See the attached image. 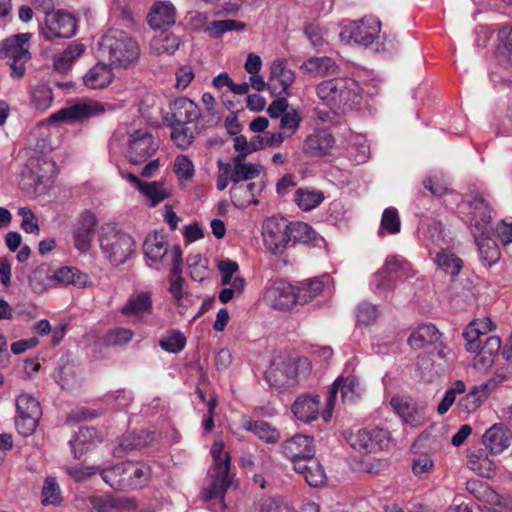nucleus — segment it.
<instances>
[{
	"label": "nucleus",
	"mask_w": 512,
	"mask_h": 512,
	"mask_svg": "<svg viewBox=\"0 0 512 512\" xmlns=\"http://www.w3.org/2000/svg\"><path fill=\"white\" fill-rule=\"evenodd\" d=\"M319 100L334 112H346L358 106L362 99L359 83L350 77H336L316 86Z\"/></svg>",
	"instance_id": "obj_1"
},
{
	"label": "nucleus",
	"mask_w": 512,
	"mask_h": 512,
	"mask_svg": "<svg viewBox=\"0 0 512 512\" xmlns=\"http://www.w3.org/2000/svg\"><path fill=\"white\" fill-rule=\"evenodd\" d=\"M99 56L108 59L115 67L127 68L140 56V46L125 32L112 30L101 37L98 49Z\"/></svg>",
	"instance_id": "obj_2"
},
{
	"label": "nucleus",
	"mask_w": 512,
	"mask_h": 512,
	"mask_svg": "<svg viewBox=\"0 0 512 512\" xmlns=\"http://www.w3.org/2000/svg\"><path fill=\"white\" fill-rule=\"evenodd\" d=\"M211 456L213 467L202 490V497L205 501H218L223 507L224 496L230 486V455L224 451V443L221 440L214 441Z\"/></svg>",
	"instance_id": "obj_3"
},
{
	"label": "nucleus",
	"mask_w": 512,
	"mask_h": 512,
	"mask_svg": "<svg viewBox=\"0 0 512 512\" xmlns=\"http://www.w3.org/2000/svg\"><path fill=\"white\" fill-rule=\"evenodd\" d=\"M99 244L105 258L114 266L124 264L135 251V240L128 233L107 223L101 226Z\"/></svg>",
	"instance_id": "obj_4"
},
{
	"label": "nucleus",
	"mask_w": 512,
	"mask_h": 512,
	"mask_svg": "<svg viewBox=\"0 0 512 512\" xmlns=\"http://www.w3.org/2000/svg\"><path fill=\"white\" fill-rule=\"evenodd\" d=\"M30 33H20L4 39L0 46V58L11 68V77L21 79L26 73V63L31 59Z\"/></svg>",
	"instance_id": "obj_5"
},
{
	"label": "nucleus",
	"mask_w": 512,
	"mask_h": 512,
	"mask_svg": "<svg viewBox=\"0 0 512 512\" xmlns=\"http://www.w3.org/2000/svg\"><path fill=\"white\" fill-rule=\"evenodd\" d=\"M145 256L152 262H162L172 275L182 273V251L178 245L169 248L165 237L159 233L147 236L143 244Z\"/></svg>",
	"instance_id": "obj_6"
},
{
	"label": "nucleus",
	"mask_w": 512,
	"mask_h": 512,
	"mask_svg": "<svg viewBox=\"0 0 512 512\" xmlns=\"http://www.w3.org/2000/svg\"><path fill=\"white\" fill-rule=\"evenodd\" d=\"M347 443L356 451L371 453L387 449L390 445V432L382 428L358 429L345 434Z\"/></svg>",
	"instance_id": "obj_7"
},
{
	"label": "nucleus",
	"mask_w": 512,
	"mask_h": 512,
	"mask_svg": "<svg viewBox=\"0 0 512 512\" xmlns=\"http://www.w3.org/2000/svg\"><path fill=\"white\" fill-rule=\"evenodd\" d=\"M105 112L106 106L102 102L90 98H84L51 114L49 122L84 121L92 117L100 116Z\"/></svg>",
	"instance_id": "obj_8"
},
{
	"label": "nucleus",
	"mask_w": 512,
	"mask_h": 512,
	"mask_svg": "<svg viewBox=\"0 0 512 512\" xmlns=\"http://www.w3.org/2000/svg\"><path fill=\"white\" fill-rule=\"evenodd\" d=\"M263 242L273 255H282L290 246L289 222L280 217H270L262 225Z\"/></svg>",
	"instance_id": "obj_9"
},
{
	"label": "nucleus",
	"mask_w": 512,
	"mask_h": 512,
	"mask_svg": "<svg viewBox=\"0 0 512 512\" xmlns=\"http://www.w3.org/2000/svg\"><path fill=\"white\" fill-rule=\"evenodd\" d=\"M263 298L269 307L278 311H288L300 300L297 288L283 280L272 283Z\"/></svg>",
	"instance_id": "obj_10"
},
{
	"label": "nucleus",
	"mask_w": 512,
	"mask_h": 512,
	"mask_svg": "<svg viewBox=\"0 0 512 512\" xmlns=\"http://www.w3.org/2000/svg\"><path fill=\"white\" fill-rule=\"evenodd\" d=\"M418 237L423 245L432 251L436 248H449L453 244V238L440 221L425 219L418 228Z\"/></svg>",
	"instance_id": "obj_11"
},
{
	"label": "nucleus",
	"mask_w": 512,
	"mask_h": 512,
	"mask_svg": "<svg viewBox=\"0 0 512 512\" xmlns=\"http://www.w3.org/2000/svg\"><path fill=\"white\" fill-rule=\"evenodd\" d=\"M339 391L341 393L342 401L344 403H351L359 398L362 389L358 379L355 376L338 377L334 381L328 394L326 401L327 410L323 413V418L325 421H329L331 419V410L335 405Z\"/></svg>",
	"instance_id": "obj_12"
},
{
	"label": "nucleus",
	"mask_w": 512,
	"mask_h": 512,
	"mask_svg": "<svg viewBox=\"0 0 512 512\" xmlns=\"http://www.w3.org/2000/svg\"><path fill=\"white\" fill-rule=\"evenodd\" d=\"M77 23L74 16L70 13L58 10L47 13L45 17V27L42 34L45 39L70 38L75 35Z\"/></svg>",
	"instance_id": "obj_13"
},
{
	"label": "nucleus",
	"mask_w": 512,
	"mask_h": 512,
	"mask_svg": "<svg viewBox=\"0 0 512 512\" xmlns=\"http://www.w3.org/2000/svg\"><path fill=\"white\" fill-rule=\"evenodd\" d=\"M96 225V215L90 210L83 211L76 219L72 229V238L74 248L79 253L84 254L90 250Z\"/></svg>",
	"instance_id": "obj_14"
},
{
	"label": "nucleus",
	"mask_w": 512,
	"mask_h": 512,
	"mask_svg": "<svg viewBox=\"0 0 512 512\" xmlns=\"http://www.w3.org/2000/svg\"><path fill=\"white\" fill-rule=\"evenodd\" d=\"M381 23L378 18L366 16L347 25L342 34H348V37L357 44L368 46L379 36Z\"/></svg>",
	"instance_id": "obj_15"
},
{
	"label": "nucleus",
	"mask_w": 512,
	"mask_h": 512,
	"mask_svg": "<svg viewBox=\"0 0 512 512\" xmlns=\"http://www.w3.org/2000/svg\"><path fill=\"white\" fill-rule=\"evenodd\" d=\"M281 451L292 462L294 469L297 462H305L315 456L314 439L302 434L294 435L281 444Z\"/></svg>",
	"instance_id": "obj_16"
},
{
	"label": "nucleus",
	"mask_w": 512,
	"mask_h": 512,
	"mask_svg": "<svg viewBox=\"0 0 512 512\" xmlns=\"http://www.w3.org/2000/svg\"><path fill=\"white\" fill-rule=\"evenodd\" d=\"M128 145V158L133 164L146 161L158 149V142L147 130L134 131Z\"/></svg>",
	"instance_id": "obj_17"
},
{
	"label": "nucleus",
	"mask_w": 512,
	"mask_h": 512,
	"mask_svg": "<svg viewBox=\"0 0 512 512\" xmlns=\"http://www.w3.org/2000/svg\"><path fill=\"white\" fill-rule=\"evenodd\" d=\"M121 314L134 323L146 322L153 312L152 294L149 291L133 293L120 309Z\"/></svg>",
	"instance_id": "obj_18"
},
{
	"label": "nucleus",
	"mask_w": 512,
	"mask_h": 512,
	"mask_svg": "<svg viewBox=\"0 0 512 512\" xmlns=\"http://www.w3.org/2000/svg\"><path fill=\"white\" fill-rule=\"evenodd\" d=\"M146 19L151 29L165 32L176 23V8L168 0L156 1L149 8Z\"/></svg>",
	"instance_id": "obj_19"
},
{
	"label": "nucleus",
	"mask_w": 512,
	"mask_h": 512,
	"mask_svg": "<svg viewBox=\"0 0 512 512\" xmlns=\"http://www.w3.org/2000/svg\"><path fill=\"white\" fill-rule=\"evenodd\" d=\"M295 81V73L287 66L285 59H276L270 68L268 87L273 94L289 95V88Z\"/></svg>",
	"instance_id": "obj_20"
},
{
	"label": "nucleus",
	"mask_w": 512,
	"mask_h": 512,
	"mask_svg": "<svg viewBox=\"0 0 512 512\" xmlns=\"http://www.w3.org/2000/svg\"><path fill=\"white\" fill-rule=\"evenodd\" d=\"M401 269H407V261L405 259L396 256L387 257L383 268L374 275L372 281L376 291L385 293L393 289Z\"/></svg>",
	"instance_id": "obj_21"
},
{
	"label": "nucleus",
	"mask_w": 512,
	"mask_h": 512,
	"mask_svg": "<svg viewBox=\"0 0 512 512\" xmlns=\"http://www.w3.org/2000/svg\"><path fill=\"white\" fill-rule=\"evenodd\" d=\"M334 145L333 135L324 130H316L306 136L302 151L309 157H323L331 153Z\"/></svg>",
	"instance_id": "obj_22"
},
{
	"label": "nucleus",
	"mask_w": 512,
	"mask_h": 512,
	"mask_svg": "<svg viewBox=\"0 0 512 512\" xmlns=\"http://www.w3.org/2000/svg\"><path fill=\"white\" fill-rule=\"evenodd\" d=\"M121 491L133 490L144 486L150 479L151 469L148 465L132 461L123 462Z\"/></svg>",
	"instance_id": "obj_23"
},
{
	"label": "nucleus",
	"mask_w": 512,
	"mask_h": 512,
	"mask_svg": "<svg viewBox=\"0 0 512 512\" xmlns=\"http://www.w3.org/2000/svg\"><path fill=\"white\" fill-rule=\"evenodd\" d=\"M512 440L511 431L502 423L492 425L483 435L486 449L493 454H500L509 447Z\"/></svg>",
	"instance_id": "obj_24"
},
{
	"label": "nucleus",
	"mask_w": 512,
	"mask_h": 512,
	"mask_svg": "<svg viewBox=\"0 0 512 512\" xmlns=\"http://www.w3.org/2000/svg\"><path fill=\"white\" fill-rule=\"evenodd\" d=\"M469 206L472 213L471 225L474 227L473 232L486 234L492 218V210L488 201L483 195L477 194L469 201Z\"/></svg>",
	"instance_id": "obj_25"
},
{
	"label": "nucleus",
	"mask_w": 512,
	"mask_h": 512,
	"mask_svg": "<svg viewBox=\"0 0 512 512\" xmlns=\"http://www.w3.org/2000/svg\"><path fill=\"white\" fill-rule=\"evenodd\" d=\"M171 124H191L200 117L199 107L190 99L180 97L170 104Z\"/></svg>",
	"instance_id": "obj_26"
},
{
	"label": "nucleus",
	"mask_w": 512,
	"mask_h": 512,
	"mask_svg": "<svg viewBox=\"0 0 512 512\" xmlns=\"http://www.w3.org/2000/svg\"><path fill=\"white\" fill-rule=\"evenodd\" d=\"M294 470L305 479L310 487H321L327 479L323 466L315 457L308 458L305 462H297Z\"/></svg>",
	"instance_id": "obj_27"
},
{
	"label": "nucleus",
	"mask_w": 512,
	"mask_h": 512,
	"mask_svg": "<svg viewBox=\"0 0 512 512\" xmlns=\"http://www.w3.org/2000/svg\"><path fill=\"white\" fill-rule=\"evenodd\" d=\"M290 246L301 244H313L320 246L324 243V238L317 234L314 229L304 222L289 223Z\"/></svg>",
	"instance_id": "obj_28"
},
{
	"label": "nucleus",
	"mask_w": 512,
	"mask_h": 512,
	"mask_svg": "<svg viewBox=\"0 0 512 512\" xmlns=\"http://www.w3.org/2000/svg\"><path fill=\"white\" fill-rule=\"evenodd\" d=\"M292 411L295 417L304 423L317 419L319 414V396L302 395L298 397L292 406Z\"/></svg>",
	"instance_id": "obj_29"
},
{
	"label": "nucleus",
	"mask_w": 512,
	"mask_h": 512,
	"mask_svg": "<svg viewBox=\"0 0 512 512\" xmlns=\"http://www.w3.org/2000/svg\"><path fill=\"white\" fill-rule=\"evenodd\" d=\"M441 333L433 324L418 326L409 336L408 343L413 349H423L427 346L437 344Z\"/></svg>",
	"instance_id": "obj_30"
},
{
	"label": "nucleus",
	"mask_w": 512,
	"mask_h": 512,
	"mask_svg": "<svg viewBox=\"0 0 512 512\" xmlns=\"http://www.w3.org/2000/svg\"><path fill=\"white\" fill-rule=\"evenodd\" d=\"M113 79L110 66L104 62L96 63L83 77L85 86L91 89H101L108 86Z\"/></svg>",
	"instance_id": "obj_31"
},
{
	"label": "nucleus",
	"mask_w": 512,
	"mask_h": 512,
	"mask_svg": "<svg viewBox=\"0 0 512 512\" xmlns=\"http://www.w3.org/2000/svg\"><path fill=\"white\" fill-rule=\"evenodd\" d=\"M336 62L330 57H311L303 62L300 69L312 76V77H323L329 74H334L337 71Z\"/></svg>",
	"instance_id": "obj_32"
},
{
	"label": "nucleus",
	"mask_w": 512,
	"mask_h": 512,
	"mask_svg": "<svg viewBox=\"0 0 512 512\" xmlns=\"http://www.w3.org/2000/svg\"><path fill=\"white\" fill-rule=\"evenodd\" d=\"M30 106L39 112L48 110L54 101L52 88L43 82L31 86L29 90Z\"/></svg>",
	"instance_id": "obj_33"
},
{
	"label": "nucleus",
	"mask_w": 512,
	"mask_h": 512,
	"mask_svg": "<svg viewBox=\"0 0 512 512\" xmlns=\"http://www.w3.org/2000/svg\"><path fill=\"white\" fill-rule=\"evenodd\" d=\"M232 175L230 180L233 185H238L242 181H249L260 175V166L254 163H247L241 157H233L232 159Z\"/></svg>",
	"instance_id": "obj_34"
},
{
	"label": "nucleus",
	"mask_w": 512,
	"mask_h": 512,
	"mask_svg": "<svg viewBox=\"0 0 512 512\" xmlns=\"http://www.w3.org/2000/svg\"><path fill=\"white\" fill-rule=\"evenodd\" d=\"M473 234L482 263L487 267L496 264L500 259V251L496 242L491 238L485 237V234L482 235L479 232H473Z\"/></svg>",
	"instance_id": "obj_35"
},
{
	"label": "nucleus",
	"mask_w": 512,
	"mask_h": 512,
	"mask_svg": "<svg viewBox=\"0 0 512 512\" xmlns=\"http://www.w3.org/2000/svg\"><path fill=\"white\" fill-rule=\"evenodd\" d=\"M242 427L266 443L273 444L280 440V432L266 421L244 420Z\"/></svg>",
	"instance_id": "obj_36"
},
{
	"label": "nucleus",
	"mask_w": 512,
	"mask_h": 512,
	"mask_svg": "<svg viewBox=\"0 0 512 512\" xmlns=\"http://www.w3.org/2000/svg\"><path fill=\"white\" fill-rule=\"evenodd\" d=\"M53 279L61 285H73L78 288L86 287L89 278L76 267H62L53 274Z\"/></svg>",
	"instance_id": "obj_37"
},
{
	"label": "nucleus",
	"mask_w": 512,
	"mask_h": 512,
	"mask_svg": "<svg viewBox=\"0 0 512 512\" xmlns=\"http://www.w3.org/2000/svg\"><path fill=\"white\" fill-rule=\"evenodd\" d=\"M330 281V276L327 274L321 277L307 280L301 287L297 288L299 293V304H307L316 298L324 289L325 285Z\"/></svg>",
	"instance_id": "obj_38"
},
{
	"label": "nucleus",
	"mask_w": 512,
	"mask_h": 512,
	"mask_svg": "<svg viewBox=\"0 0 512 512\" xmlns=\"http://www.w3.org/2000/svg\"><path fill=\"white\" fill-rule=\"evenodd\" d=\"M180 43L181 41L178 36L162 32L151 40L150 50L156 55H172L178 50Z\"/></svg>",
	"instance_id": "obj_39"
},
{
	"label": "nucleus",
	"mask_w": 512,
	"mask_h": 512,
	"mask_svg": "<svg viewBox=\"0 0 512 512\" xmlns=\"http://www.w3.org/2000/svg\"><path fill=\"white\" fill-rule=\"evenodd\" d=\"M467 467L476 474L489 478L495 469V464L484 451H477L467 456Z\"/></svg>",
	"instance_id": "obj_40"
},
{
	"label": "nucleus",
	"mask_w": 512,
	"mask_h": 512,
	"mask_svg": "<svg viewBox=\"0 0 512 512\" xmlns=\"http://www.w3.org/2000/svg\"><path fill=\"white\" fill-rule=\"evenodd\" d=\"M436 265L446 274L455 277L463 268V261L448 248H443L435 257Z\"/></svg>",
	"instance_id": "obj_41"
},
{
	"label": "nucleus",
	"mask_w": 512,
	"mask_h": 512,
	"mask_svg": "<svg viewBox=\"0 0 512 512\" xmlns=\"http://www.w3.org/2000/svg\"><path fill=\"white\" fill-rule=\"evenodd\" d=\"M324 200V194L319 190L299 188L294 194V201L303 211H310L318 207Z\"/></svg>",
	"instance_id": "obj_42"
},
{
	"label": "nucleus",
	"mask_w": 512,
	"mask_h": 512,
	"mask_svg": "<svg viewBox=\"0 0 512 512\" xmlns=\"http://www.w3.org/2000/svg\"><path fill=\"white\" fill-rule=\"evenodd\" d=\"M295 376V368L286 365L283 368H270L265 373V377L269 384L276 388H284L293 383Z\"/></svg>",
	"instance_id": "obj_43"
},
{
	"label": "nucleus",
	"mask_w": 512,
	"mask_h": 512,
	"mask_svg": "<svg viewBox=\"0 0 512 512\" xmlns=\"http://www.w3.org/2000/svg\"><path fill=\"white\" fill-rule=\"evenodd\" d=\"M488 396L487 385L475 386L467 395L460 399L458 405L462 410L470 413L475 411Z\"/></svg>",
	"instance_id": "obj_44"
},
{
	"label": "nucleus",
	"mask_w": 512,
	"mask_h": 512,
	"mask_svg": "<svg viewBox=\"0 0 512 512\" xmlns=\"http://www.w3.org/2000/svg\"><path fill=\"white\" fill-rule=\"evenodd\" d=\"M256 184L249 183L247 185H233L230 189L231 199L233 204L237 207H246L251 203L256 204L257 200L254 199V190Z\"/></svg>",
	"instance_id": "obj_45"
},
{
	"label": "nucleus",
	"mask_w": 512,
	"mask_h": 512,
	"mask_svg": "<svg viewBox=\"0 0 512 512\" xmlns=\"http://www.w3.org/2000/svg\"><path fill=\"white\" fill-rule=\"evenodd\" d=\"M140 192L150 201L151 207H155L171 195L162 183L156 181L142 184Z\"/></svg>",
	"instance_id": "obj_46"
},
{
	"label": "nucleus",
	"mask_w": 512,
	"mask_h": 512,
	"mask_svg": "<svg viewBox=\"0 0 512 512\" xmlns=\"http://www.w3.org/2000/svg\"><path fill=\"white\" fill-rule=\"evenodd\" d=\"M16 414L23 416H42L39 401L30 394H20L16 399Z\"/></svg>",
	"instance_id": "obj_47"
},
{
	"label": "nucleus",
	"mask_w": 512,
	"mask_h": 512,
	"mask_svg": "<svg viewBox=\"0 0 512 512\" xmlns=\"http://www.w3.org/2000/svg\"><path fill=\"white\" fill-rule=\"evenodd\" d=\"M188 125L171 124V140L181 150L188 149L194 140V132Z\"/></svg>",
	"instance_id": "obj_48"
},
{
	"label": "nucleus",
	"mask_w": 512,
	"mask_h": 512,
	"mask_svg": "<svg viewBox=\"0 0 512 512\" xmlns=\"http://www.w3.org/2000/svg\"><path fill=\"white\" fill-rule=\"evenodd\" d=\"M245 28V24L243 22H239L233 19L226 20H216L211 22L206 28L205 31L214 38L221 37L224 33L228 31H241Z\"/></svg>",
	"instance_id": "obj_49"
},
{
	"label": "nucleus",
	"mask_w": 512,
	"mask_h": 512,
	"mask_svg": "<svg viewBox=\"0 0 512 512\" xmlns=\"http://www.w3.org/2000/svg\"><path fill=\"white\" fill-rule=\"evenodd\" d=\"M501 347V340L498 336H489L486 338L484 344L480 343V350L476 352L478 358L486 365L493 362L494 356L499 352Z\"/></svg>",
	"instance_id": "obj_50"
},
{
	"label": "nucleus",
	"mask_w": 512,
	"mask_h": 512,
	"mask_svg": "<svg viewBox=\"0 0 512 512\" xmlns=\"http://www.w3.org/2000/svg\"><path fill=\"white\" fill-rule=\"evenodd\" d=\"M466 390L465 383L462 380H457L453 383V385L447 389L445 392L441 402L437 407V412L440 415L445 414L451 406L454 404L456 400V396L458 394H463Z\"/></svg>",
	"instance_id": "obj_51"
},
{
	"label": "nucleus",
	"mask_w": 512,
	"mask_h": 512,
	"mask_svg": "<svg viewBox=\"0 0 512 512\" xmlns=\"http://www.w3.org/2000/svg\"><path fill=\"white\" fill-rule=\"evenodd\" d=\"M94 435V428H80L74 439L69 441L75 459L81 458V456L88 450L89 447L86 445L85 441L88 438H92Z\"/></svg>",
	"instance_id": "obj_52"
},
{
	"label": "nucleus",
	"mask_w": 512,
	"mask_h": 512,
	"mask_svg": "<svg viewBox=\"0 0 512 512\" xmlns=\"http://www.w3.org/2000/svg\"><path fill=\"white\" fill-rule=\"evenodd\" d=\"M400 228L401 221L397 209L394 207L386 208L382 214L379 234H382L383 230L389 234H397L400 232Z\"/></svg>",
	"instance_id": "obj_53"
},
{
	"label": "nucleus",
	"mask_w": 512,
	"mask_h": 512,
	"mask_svg": "<svg viewBox=\"0 0 512 512\" xmlns=\"http://www.w3.org/2000/svg\"><path fill=\"white\" fill-rule=\"evenodd\" d=\"M61 502V492L54 478H46L42 489V503L44 505H58Z\"/></svg>",
	"instance_id": "obj_54"
},
{
	"label": "nucleus",
	"mask_w": 512,
	"mask_h": 512,
	"mask_svg": "<svg viewBox=\"0 0 512 512\" xmlns=\"http://www.w3.org/2000/svg\"><path fill=\"white\" fill-rule=\"evenodd\" d=\"M123 468V462L112 467H108L105 469H101L99 467V473L105 483H107L111 488L115 490H121L122 488V479L123 472L121 471Z\"/></svg>",
	"instance_id": "obj_55"
},
{
	"label": "nucleus",
	"mask_w": 512,
	"mask_h": 512,
	"mask_svg": "<svg viewBox=\"0 0 512 512\" xmlns=\"http://www.w3.org/2000/svg\"><path fill=\"white\" fill-rule=\"evenodd\" d=\"M466 489L475 498L484 502H489L495 497L494 491L485 482L477 479L468 480Z\"/></svg>",
	"instance_id": "obj_56"
},
{
	"label": "nucleus",
	"mask_w": 512,
	"mask_h": 512,
	"mask_svg": "<svg viewBox=\"0 0 512 512\" xmlns=\"http://www.w3.org/2000/svg\"><path fill=\"white\" fill-rule=\"evenodd\" d=\"M160 347L170 353H178L184 349L186 338L180 331H174L163 337L159 342Z\"/></svg>",
	"instance_id": "obj_57"
},
{
	"label": "nucleus",
	"mask_w": 512,
	"mask_h": 512,
	"mask_svg": "<svg viewBox=\"0 0 512 512\" xmlns=\"http://www.w3.org/2000/svg\"><path fill=\"white\" fill-rule=\"evenodd\" d=\"M174 172L180 181L190 180L195 174L192 160L187 155H179L175 158Z\"/></svg>",
	"instance_id": "obj_58"
},
{
	"label": "nucleus",
	"mask_w": 512,
	"mask_h": 512,
	"mask_svg": "<svg viewBox=\"0 0 512 512\" xmlns=\"http://www.w3.org/2000/svg\"><path fill=\"white\" fill-rule=\"evenodd\" d=\"M169 282V292L172 295L174 302L178 306H188V294L183 289L184 279L181 277V274L173 275Z\"/></svg>",
	"instance_id": "obj_59"
},
{
	"label": "nucleus",
	"mask_w": 512,
	"mask_h": 512,
	"mask_svg": "<svg viewBox=\"0 0 512 512\" xmlns=\"http://www.w3.org/2000/svg\"><path fill=\"white\" fill-rule=\"evenodd\" d=\"M40 418L41 417H36V416H31V415L23 416V415L16 414L15 415V428L21 436H23V437L31 436L35 432Z\"/></svg>",
	"instance_id": "obj_60"
},
{
	"label": "nucleus",
	"mask_w": 512,
	"mask_h": 512,
	"mask_svg": "<svg viewBox=\"0 0 512 512\" xmlns=\"http://www.w3.org/2000/svg\"><path fill=\"white\" fill-rule=\"evenodd\" d=\"M18 215L22 217L21 228L28 234L38 235L40 227L38 219L34 212L28 207H21L18 209Z\"/></svg>",
	"instance_id": "obj_61"
},
{
	"label": "nucleus",
	"mask_w": 512,
	"mask_h": 512,
	"mask_svg": "<svg viewBox=\"0 0 512 512\" xmlns=\"http://www.w3.org/2000/svg\"><path fill=\"white\" fill-rule=\"evenodd\" d=\"M500 41L499 51L506 59L507 64L512 67V27H503L498 32Z\"/></svg>",
	"instance_id": "obj_62"
},
{
	"label": "nucleus",
	"mask_w": 512,
	"mask_h": 512,
	"mask_svg": "<svg viewBox=\"0 0 512 512\" xmlns=\"http://www.w3.org/2000/svg\"><path fill=\"white\" fill-rule=\"evenodd\" d=\"M134 333L129 328L117 327L111 329L105 336V342L108 345L118 346L131 341Z\"/></svg>",
	"instance_id": "obj_63"
},
{
	"label": "nucleus",
	"mask_w": 512,
	"mask_h": 512,
	"mask_svg": "<svg viewBox=\"0 0 512 512\" xmlns=\"http://www.w3.org/2000/svg\"><path fill=\"white\" fill-rule=\"evenodd\" d=\"M259 512H297L291 505L279 498L262 501Z\"/></svg>",
	"instance_id": "obj_64"
}]
</instances>
